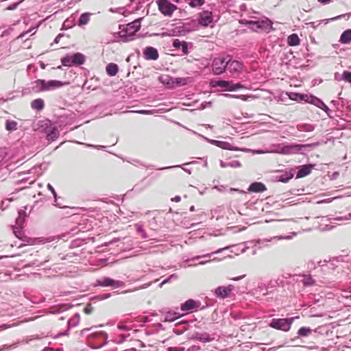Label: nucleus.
Masks as SVG:
<instances>
[{"label":"nucleus","instance_id":"28","mask_svg":"<svg viewBox=\"0 0 351 351\" xmlns=\"http://www.w3.org/2000/svg\"><path fill=\"white\" fill-rule=\"evenodd\" d=\"M106 73L109 76H114L119 70L117 64L114 63H110L106 66Z\"/></svg>","mask_w":351,"mask_h":351},{"label":"nucleus","instance_id":"34","mask_svg":"<svg viewBox=\"0 0 351 351\" xmlns=\"http://www.w3.org/2000/svg\"><path fill=\"white\" fill-rule=\"evenodd\" d=\"M179 314L176 312H167L165 315L164 321L171 322L179 318Z\"/></svg>","mask_w":351,"mask_h":351},{"label":"nucleus","instance_id":"2","mask_svg":"<svg viewBox=\"0 0 351 351\" xmlns=\"http://www.w3.org/2000/svg\"><path fill=\"white\" fill-rule=\"evenodd\" d=\"M228 56L215 58L212 62V71L215 75H220L225 72L228 61Z\"/></svg>","mask_w":351,"mask_h":351},{"label":"nucleus","instance_id":"29","mask_svg":"<svg viewBox=\"0 0 351 351\" xmlns=\"http://www.w3.org/2000/svg\"><path fill=\"white\" fill-rule=\"evenodd\" d=\"M26 213L23 210L19 211V216L16 219V226L23 227L25 221Z\"/></svg>","mask_w":351,"mask_h":351},{"label":"nucleus","instance_id":"57","mask_svg":"<svg viewBox=\"0 0 351 351\" xmlns=\"http://www.w3.org/2000/svg\"><path fill=\"white\" fill-rule=\"evenodd\" d=\"M123 10V8H110L109 10L110 12H118V13H121V10Z\"/></svg>","mask_w":351,"mask_h":351},{"label":"nucleus","instance_id":"15","mask_svg":"<svg viewBox=\"0 0 351 351\" xmlns=\"http://www.w3.org/2000/svg\"><path fill=\"white\" fill-rule=\"evenodd\" d=\"M144 58L146 60H156L158 58V52L153 47H147L143 51Z\"/></svg>","mask_w":351,"mask_h":351},{"label":"nucleus","instance_id":"26","mask_svg":"<svg viewBox=\"0 0 351 351\" xmlns=\"http://www.w3.org/2000/svg\"><path fill=\"white\" fill-rule=\"evenodd\" d=\"M296 128L298 131L305 132H311L315 130V126L314 125H311V124H308V123H301V124H298Z\"/></svg>","mask_w":351,"mask_h":351},{"label":"nucleus","instance_id":"49","mask_svg":"<svg viewBox=\"0 0 351 351\" xmlns=\"http://www.w3.org/2000/svg\"><path fill=\"white\" fill-rule=\"evenodd\" d=\"M204 3V0H191L189 5L192 8L201 6Z\"/></svg>","mask_w":351,"mask_h":351},{"label":"nucleus","instance_id":"5","mask_svg":"<svg viewBox=\"0 0 351 351\" xmlns=\"http://www.w3.org/2000/svg\"><path fill=\"white\" fill-rule=\"evenodd\" d=\"M96 286L100 287H112L114 288L121 287L124 285V282L120 280H115L108 277H104L100 280H97L95 282Z\"/></svg>","mask_w":351,"mask_h":351},{"label":"nucleus","instance_id":"43","mask_svg":"<svg viewBox=\"0 0 351 351\" xmlns=\"http://www.w3.org/2000/svg\"><path fill=\"white\" fill-rule=\"evenodd\" d=\"M293 174L291 172H289V173L285 172V173H282L279 176V180L282 182H287L290 179H291L293 178Z\"/></svg>","mask_w":351,"mask_h":351},{"label":"nucleus","instance_id":"55","mask_svg":"<svg viewBox=\"0 0 351 351\" xmlns=\"http://www.w3.org/2000/svg\"><path fill=\"white\" fill-rule=\"evenodd\" d=\"M47 189L51 191L55 199L56 200V198H57V193L55 191V189H53V187L50 184H47Z\"/></svg>","mask_w":351,"mask_h":351},{"label":"nucleus","instance_id":"46","mask_svg":"<svg viewBox=\"0 0 351 351\" xmlns=\"http://www.w3.org/2000/svg\"><path fill=\"white\" fill-rule=\"evenodd\" d=\"M175 85L184 86L186 85L189 82V78L178 77L174 78Z\"/></svg>","mask_w":351,"mask_h":351},{"label":"nucleus","instance_id":"47","mask_svg":"<svg viewBox=\"0 0 351 351\" xmlns=\"http://www.w3.org/2000/svg\"><path fill=\"white\" fill-rule=\"evenodd\" d=\"M142 20V18L137 19L134 20V21L130 23L131 25L136 29V32H138L141 28V21Z\"/></svg>","mask_w":351,"mask_h":351},{"label":"nucleus","instance_id":"6","mask_svg":"<svg viewBox=\"0 0 351 351\" xmlns=\"http://www.w3.org/2000/svg\"><path fill=\"white\" fill-rule=\"evenodd\" d=\"M308 145L290 144L283 146L279 153L282 154H293L302 150Z\"/></svg>","mask_w":351,"mask_h":351},{"label":"nucleus","instance_id":"8","mask_svg":"<svg viewBox=\"0 0 351 351\" xmlns=\"http://www.w3.org/2000/svg\"><path fill=\"white\" fill-rule=\"evenodd\" d=\"M309 102L323 110L329 117H332L331 114L332 110L320 99L314 96H310Z\"/></svg>","mask_w":351,"mask_h":351},{"label":"nucleus","instance_id":"64","mask_svg":"<svg viewBox=\"0 0 351 351\" xmlns=\"http://www.w3.org/2000/svg\"><path fill=\"white\" fill-rule=\"evenodd\" d=\"M180 199H181V197H180V196H179V195H177V196H176L174 198H173V199H172V200H173V201H175V202H180Z\"/></svg>","mask_w":351,"mask_h":351},{"label":"nucleus","instance_id":"52","mask_svg":"<svg viewBox=\"0 0 351 351\" xmlns=\"http://www.w3.org/2000/svg\"><path fill=\"white\" fill-rule=\"evenodd\" d=\"M184 42V41H180L178 39H175L173 42V47L178 49L182 47Z\"/></svg>","mask_w":351,"mask_h":351},{"label":"nucleus","instance_id":"24","mask_svg":"<svg viewBox=\"0 0 351 351\" xmlns=\"http://www.w3.org/2000/svg\"><path fill=\"white\" fill-rule=\"evenodd\" d=\"M272 22L266 19L265 20L258 21V25H259V29L264 31H269L272 29Z\"/></svg>","mask_w":351,"mask_h":351},{"label":"nucleus","instance_id":"31","mask_svg":"<svg viewBox=\"0 0 351 351\" xmlns=\"http://www.w3.org/2000/svg\"><path fill=\"white\" fill-rule=\"evenodd\" d=\"M45 103L43 99H36L32 101L31 106L34 110H41L44 108Z\"/></svg>","mask_w":351,"mask_h":351},{"label":"nucleus","instance_id":"53","mask_svg":"<svg viewBox=\"0 0 351 351\" xmlns=\"http://www.w3.org/2000/svg\"><path fill=\"white\" fill-rule=\"evenodd\" d=\"M67 325H68V329L65 331H64L63 332H60L58 335V336H64V335H67L69 334V330L71 327V320L69 319L67 321Z\"/></svg>","mask_w":351,"mask_h":351},{"label":"nucleus","instance_id":"62","mask_svg":"<svg viewBox=\"0 0 351 351\" xmlns=\"http://www.w3.org/2000/svg\"><path fill=\"white\" fill-rule=\"evenodd\" d=\"M222 95L226 97H228V98H235V96H237L236 95H231V94H228V93H224V94H222Z\"/></svg>","mask_w":351,"mask_h":351},{"label":"nucleus","instance_id":"56","mask_svg":"<svg viewBox=\"0 0 351 351\" xmlns=\"http://www.w3.org/2000/svg\"><path fill=\"white\" fill-rule=\"evenodd\" d=\"M200 349L199 346L194 345L193 346L189 347L187 349V351H198Z\"/></svg>","mask_w":351,"mask_h":351},{"label":"nucleus","instance_id":"44","mask_svg":"<svg viewBox=\"0 0 351 351\" xmlns=\"http://www.w3.org/2000/svg\"><path fill=\"white\" fill-rule=\"evenodd\" d=\"M136 228L137 232L141 234V237L143 239H147L148 237L147 234L145 232V230L143 229V225L141 223H136Z\"/></svg>","mask_w":351,"mask_h":351},{"label":"nucleus","instance_id":"14","mask_svg":"<svg viewBox=\"0 0 351 351\" xmlns=\"http://www.w3.org/2000/svg\"><path fill=\"white\" fill-rule=\"evenodd\" d=\"M214 337H211L208 332H196L192 335L191 339L198 340L203 343L210 342L214 340Z\"/></svg>","mask_w":351,"mask_h":351},{"label":"nucleus","instance_id":"23","mask_svg":"<svg viewBox=\"0 0 351 351\" xmlns=\"http://www.w3.org/2000/svg\"><path fill=\"white\" fill-rule=\"evenodd\" d=\"M312 170L311 165H303L301 166L297 172L296 178H300L308 175Z\"/></svg>","mask_w":351,"mask_h":351},{"label":"nucleus","instance_id":"1","mask_svg":"<svg viewBox=\"0 0 351 351\" xmlns=\"http://www.w3.org/2000/svg\"><path fill=\"white\" fill-rule=\"evenodd\" d=\"M86 57L84 54L77 52L73 55H67L61 59L62 64L64 66L71 67L80 66L84 63Z\"/></svg>","mask_w":351,"mask_h":351},{"label":"nucleus","instance_id":"61","mask_svg":"<svg viewBox=\"0 0 351 351\" xmlns=\"http://www.w3.org/2000/svg\"><path fill=\"white\" fill-rule=\"evenodd\" d=\"M87 146L94 147H95L97 149H104L105 147L103 145H89V144H88Z\"/></svg>","mask_w":351,"mask_h":351},{"label":"nucleus","instance_id":"18","mask_svg":"<svg viewBox=\"0 0 351 351\" xmlns=\"http://www.w3.org/2000/svg\"><path fill=\"white\" fill-rule=\"evenodd\" d=\"M158 80L167 88H172L175 85L174 78L169 75H161L159 76Z\"/></svg>","mask_w":351,"mask_h":351},{"label":"nucleus","instance_id":"25","mask_svg":"<svg viewBox=\"0 0 351 351\" xmlns=\"http://www.w3.org/2000/svg\"><path fill=\"white\" fill-rule=\"evenodd\" d=\"M339 42L342 44H348L351 42V29H346L341 34Z\"/></svg>","mask_w":351,"mask_h":351},{"label":"nucleus","instance_id":"38","mask_svg":"<svg viewBox=\"0 0 351 351\" xmlns=\"http://www.w3.org/2000/svg\"><path fill=\"white\" fill-rule=\"evenodd\" d=\"M289 97L291 100H294V101L306 100L305 97H308L307 95H302L300 93H290L289 94Z\"/></svg>","mask_w":351,"mask_h":351},{"label":"nucleus","instance_id":"10","mask_svg":"<svg viewBox=\"0 0 351 351\" xmlns=\"http://www.w3.org/2000/svg\"><path fill=\"white\" fill-rule=\"evenodd\" d=\"M188 33L184 28L183 24L182 25L176 26L171 30H169L167 32H163L160 34L162 37L164 36H185Z\"/></svg>","mask_w":351,"mask_h":351},{"label":"nucleus","instance_id":"17","mask_svg":"<svg viewBox=\"0 0 351 351\" xmlns=\"http://www.w3.org/2000/svg\"><path fill=\"white\" fill-rule=\"evenodd\" d=\"M63 85L64 83L58 80H45L44 91L52 90L56 88H60Z\"/></svg>","mask_w":351,"mask_h":351},{"label":"nucleus","instance_id":"58","mask_svg":"<svg viewBox=\"0 0 351 351\" xmlns=\"http://www.w3.org/2000/svg\"><path fill=\"white\" fill-rule=\"evenodd\" d=\"M250 97H252V96H247V95H240L235 96V98H239L243 101H246Z\"/></svg>","mask_w":351,"mask_h":351},{"label":"nucleus","instance_id":"35","mask_svg":"<svg viewBox=\"0 0 351 351\" xmlns=\"http://www.w3.org/2000/svg\"><path fill=\"white\" fill-rule=\"evenodd\" d=\"M287 42L290 46H297L300 44V38L296 34H292L288 37Z\"/></svg>","mask_w":351,"mask_h":351},{"label":"nucleus","instance_id":"27","mask_svg":"<svg viewBox=\"0 0 351 351\" xmlns=\"http://www.w3.org/2000/svg\"><path fill=\"white\" fill-rule=\"evenodd\" d=\"M302 278L301 282L305 287L313 286L315 284V280L310 274H304Z\"/></svg>","mask_w":351,"mask_h":351},{"label":"nucleus","instance_id":"13","mask_svg":"<svg viewBox=\"0 0 351 351\" xmlns=\"http://www.w3.org/2000/svg\"><path fill=\"white\" fill-rule=\"evenodd\" d=\"M136 32V29L130 23L127 24L126 26L121 31V38L124 41H128L132 39V37Z\"/></svg>","mask_w":351,"mask_h":351},{"label":"nucleus","instance_id":"3","mask_svg":"<svg viewBox=\"0 0 351 351\" xmlns=\"http://www.w3.org/2000/svg\"><path fill=\"white\" fill-rule=\"evenodd\" d=\"M295 317L273 319L269 326L275 329L288 331L294 320Z\"/></svg>","mask_w":351,"mask_h":351},{"label":"nucleus","instance_id":"16","mask_svg":"<svg viewBox=\"0 0 351 351\" xmlns=\"http://www.w3.org/2000/svg\"><path fill=\"white\" fill-rule=\"evenodd\" d=\"M234 286L230 285L227 287H218L215 289V294L221 298L228 297L230 293L233 290Z\"/></svg>","mask_w":351,"mask_h":351},{"label":"nucleus","instance_id":"50","mask_svg":"<svg viewBox=\"0 0 351 351\" xmlns=\"http://www.w3.org/2000/svg\"><path fill=\"white\" fill-rule=\"evenodd\" d=\"M130 112H135L141 114H151L154 113V110H131Z\"/></svg>","mask_w":351,"mask_h":351},{"label":"nucleus","instance_id":"54","mask_svg":"<svg viewBox=\"0 0 351 351\" xmlns=\"http://www.w3.org/2000/svg\"><path fill=\"white\" fill-rule=\"evenodd\" d=\"M182 51L183 52L184 54L186 55L188 54V45H187V43L186 42H184L182 45Z\"/></svg>","mask_w":351,"mask_h":351},{"label":"nucleus","instance_id":"20","mask_svg":"<svg viewBox=\"0 0 351 351\" xmlns=\"http://www.w3.org/2000/svg\"><path fill=\"white\" fill-rule=\"evenodd\" d=\"M183 25L188 34L197 30L199 27V23L195 20H191L189 22L184 23Z\"/></svg>","mask_w":351,"mask_h":351},{"label":"nucleus","instance_id":"19","mask_svg":"<svg viewBox=\"0 0 351 351\" xmlns=\"http://www.w3.org/2000/svg\"><path fill=\"white\" fill-rule=\"evenodd\" d=\"M44 80H37L31 83V89L35 93L42 92L44 91Z\"/></svg>","mask_w":351,"mask_h":351},{"label":"nucleus","instance_id":"60","mask_svg":"<svg viewBox=\"0 0 351 351\" xmlns=\"http://www.w3.org/2000/svg\"><path fill=\"white\" fill-rule=\"evenodd\" d=\"M337 109H338V106L339 104V101L337 100H332L330 102Z\"/></svg>","mask_w":351,"mask_h":351},{"label":"nucleus","instance_id":"59","mask_svg":"<svg viewBox=\"0 0 351 351\" xmlns=\"http://www.w3.org/2000/svg\"><path fill=\"white\" fill-rule=\"evenodd\" d=\"M171 281V279L169 277L168 278L164 280L160 284V287H162L164 285L169 282Z\"/></svg>","mask_w":351,"mask_h":351},{"label":"nucleus","instance_id":"32","mask_svg":"<svg viewBox=\"0 0 351 351\" xmlns=\"http://www.w3.org/2000/svg\"><path fill=\"white\" fill-rule=\"evenodd\" d=\"M213 86L224 88L226 90L229 91V88H231L232 83L226 80H217L213 82Z\"/></svg>","mask_w":351,"mask_h":351},{"label":"nucleus","instance_id":"7","mask_svg":"<svg viewBox=\"0 0 351 351\" xmlns=\"http://www.w3.org/2000/svg\"><path fill=\"white\" fill-rule=\"evenodd\" d=\"M227 60L228 61V63L226 69H228L230 73H239L242 71L243 64L241 62L238 60H232L230 56H228Z\"/></svg>","mask_w":351,"mask_h":351},{"label":"nucleus","instance_id":"39","mask_svg":"<svg viewBox=\"0 0 351 351\" xmlns=\"http://www.w3.org/2000/svg\"><path fill=\"white\" fill-rule=\"evenodd\" d=\"M90 19V14L88 13H84L82 14L79 20H78V25H84L88 23Z\"/></svg>","mask_w":351,"mask_h":351},{"label":"nucleus","instance_id":"51","mask_svg":"<svg viewBox=\"0 0 351 351\" xmlns=\"http://www.w3.org/2000/svg\"><path fill=\"white\" fill-rule=\"evenodd\" d=\"M245 86L241 83L232 84L231 88H229V91H234L239 89H243Z\"/></svg>","mask_w":351,"mask_h":351},{"label":"nucleus","instance_id":"40","mask_svg":"<svg viewBox=\"0 0 351 351\" xmlns=\"http://www.w3.org/2000/svg\"><path fill=\"white\" fill-rule=\"evenodd\" d=\"M5 128L8 131H14L17 129V123L15 121L8 120L5 123Z\"/></svg>","mask_w":351,"mask_h":351},{"label":"nucleus","instance_id":"48","mask_svg":"<svg viewBox=\"0 0 351 351\" xmlns=\"http://www.w3.org/2000/svg\"><path fill=\"white\" fill-rule=\"evenodd\" d=\"M342 80L351 84V72L345 71L341 75Z\"/></svg>","mask_w":351,"mask_h":351},{"label":"nucleus","instance_id":"63","mask_svg":"<svg viewBox=\"0 0 351 351\" xmlns=\"http://www.w3.org/2000/svg\"><path fill=\"white\" fill-rule=\"evenodd\" d=\"M62 34H59L56 37V38H55V40H54V42H55L56 43H59V41H60V38H61V37H62Z\"/></svg>","mask_w":351,"mask_h":351},{"label":"nucleus","instance_id":"21","mask_svg":"<svg viewBox=\"0 0 351 351\" xmlns=\"http://www.w3.org/2000/svg\"><path fill=\"white\" fill-rule=\"evenodd\" d=\"M266 190L265 186L261 182H254L251 184L248 188V191L255 193L263 192Z\"/></svg>","mask_w":351,"mask_h":351},{"label":"nucleus","instance_id":"22","mask_svg":"<svg viewBox=\"0 0 351 351\" xmlns=\"http://www.w3.org/2000/svg\"><path fill=\"white\" fill-rule=\"evenodd\" d=\"M199 305L193 300H188L181 306V310L183 311H191L195 308H197Z\"/></svg>","mask_w":351,"mask_h":351},{"label":"nucleus","instance_id":"41","mask_svg":"<svg viewBox=\"0 0 351 351\" xmlns=\"http://www.w3.org/2000/svg\"><path fill=\"white\" fill-rule=\"evenodd\" d=\"M312 332V330L308 327H302L300 328L298 331V334L299 336L301 337H307Z\"/></svg>","mask_w":351,"mask_h":351},{"label":"nucleus","instance_id":"9","mask_svg":"<svg viewBox=\"0 0 351 351\" xmlns=\"http://www.w3.org/2000/svg\"><path fill=\"white\" fill-rule=\"evenodd\" d=\"M213 21L212 12L209 11H204L200 13L197 23H199V26L202 25L206 27L212 23Z\"/></svg>","mask_w":351,"mask_h":351},{"label":"nucleus","instance_id":"11","mask_svg":"<svg viewBox=\"0 0 351 351\" xmlns=\"http://www.w3.org/2000/svg\"><path fill=\"white\" fill-rule=\"evenodd\" d=\"M211 143L223 149L247 152V149H239L232 146L230 143L221 141L212 140Z\"/></svg>","mask_w":351,"mask_h":351},{"label":"nucleus","instance_id":"33","mask_svg":"<svg viewBox=\"0 0 351 351\" xmlns=\"http://www.w3.org/2000/svg\"><path fill=\"white\" fill-rule=\"evenodd\" d=\"M240 22L242 24L249 25L250 28L254 31L259 29L258 21L241 20Z\"/></svg>","mask_w":351,"mask_h":351},{"label":"nucleus","instance_id":"30","mask_svg":"<svg viewBox=\"0 0 351 351\" xmlns=\"http://www.w3.org/2000/svg\"><path fill=\"white\" fill-rule=\"evenodd\" d=\"M241 163L238 160H232L230 162H224L223 160H220V166L223 168L226 167H232V168H238L241 167Z\"/></svg>","mask_w":351,"mask_h":351},{"label":"nucleus","instance_id":"37","mask_svg":"<svg viewBox=\"0 0 351 351\" xmlns=\"http://www.w3.org/2000/svg\"><path fill=\"white\" fill-rule=\"evenodd\" d=\"M195 162H196V161H191V162H186V163H185V164H184L182 165H174V166H170V167H162V168H156V169H157V170H164V169H171V168H182L185 171H186L187 173H189L190 174L191 173V171L189 169H184L183 167V166L191 165V164H194Z\"/></svg>","mask_w":351,"mask_h":351},{"label":"nucleus","instance_id":"45","mask_svg":"<svg viewBox=\"0 0 351 351\" xmlns=\"http://www.w3.org/2000/svg\"><path fill=\"white\" fill-rule=\"evenodd\" d=\"M350 219H351V214H348V215H346L344 216H340V217L330 218V221L331 222L337 221H348V220H350Z\"/></svg>","mask_w":351,"mask_h":351},{"label":"nucleus","instance_id":"36","mask_svg":"<svg viewBox=\"0 0 351 351\" xmlns=\"http://www.w3.org/2000/svg\"><path fill=\"white\" fill-rule=\"evenodd\" d=\"M225 248L223 249H219L218 250H216L215 252H213V253H208V254H204V255H202V256H194L190 259H187L186 261V262H189V261H197V260H199L201 258H210L212 256V255L213 254H219L220 253L222 250H223Z\"/></svg>","mask_w":351,"mask_h":351},{"label":"nucleus","instance_id":"4","mask_svg":"<svg viewBox=\"0 0 351 351\" xmlns=\"http://www.w3.org/2000/svg\"><path fill=\"white\" fill-rule=\"evenodd\" d=\"M158 5L159 10L165 15L171 16L177 9L176 5L170 3L168 0H158Z\"/></svg>","mask_w":351,"mask_h":351},{"label":"nucleus","instance_id":"42","mask_svg":"<svg viewBox=\"0 0 351 351\" xmlns=\"http://www.w3.org/2000/svg\"><path fill=\"white\" fill-rule=\"evenodd\" d=\"M22 228L23 227L14 226L13 228V231H14L15 236L17 238L23 240L24 232L22 230Z\"/></svg>","mask_w":351,"mask_h":351},{"label":"nucleus","instance_id":"12","mask_svg":"<svg viewBox=\"0 0 351 351\" xmlns=\"http://www.w3.org/2000/svg\"><path fill=\"white\" fill-rule=\"evenodd\" d=\"M45 133L47 135V140L50 141H54L58 138L60 135V131L58 130V128L56 126L52 125L45 128Z\"/></svg>","mask_w":351,"mask_h":351}]
</instances>
